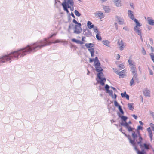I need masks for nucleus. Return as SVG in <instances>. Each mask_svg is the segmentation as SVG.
<instances>
[{
	"mask_svg": "<svg viewBox=\"0 0 154 154\" xmlns=\"http://www.w3.org/2000/svg\"><path fill=\"white\" fill-rule=\"evenodd\" d=\"M65 41H61L57 39L54 42H51L48 41L46 38L39 40L35 42L27 45L25 47L21 48L23 56L31 52H35L38 50L47 45H49L52 43L65 42Z\"/></svg>",
	"mask_w": 154,
	"mask_h": 154,
	"instance_id": "nucleus-1",
	"label": "nucleus"
},
{
	"mask_svg": "<svg viewBox=\"0 0 154 154\" xmlns=\"http://www.w3.org/2000/svg\"><path fill=\"white\" fill-rule=\"evenodd\" d=\"M23 57L21 49L16 51L11 52L7 55H5L0 58V63H4L9 61L11 62L12 59L17 60L20 58ZM1 65L0 64V66Z\"/></svg>",
	"mask_w": 154,
	"mask_h": 154,
	"instance_id": "nucleus-2",
	"label": "nucleus"
},
{
	"mask_svg": "<svg viewBox=\"0 0 154 154\" xmlns=\"http://www.w3.org/2000/svg\"><path fill=\"white\" fill-rule=\"evenodd\" d=\"M123 133L125 137L128 138L129 140L130 143L133 146H135L137 143V144L140 145V147H143L141 143L143 139L140 132H138V134H136L135 132H133L132 133V137L133 138V140L131 139L130 135H127L124 132Z\"/></svg>",
	"mask_w": 154,
	"mask_h": 154,
	"instance_id": "nucleus-3",
	"label": "nucleus"
},
{
	"mask_svg": "<svg viewBox=\"0 0 154 154\" xmlns=\"http://www.w3.org/2000/svg\"><path fill=\"white\" fill-rule=\"evenodd\" d=\"M103 74L102 72L98 73L97 74V76L99 78L100 81H98V82L100 83L102 85H103L105 84V82L106 81V79L105 78H102L101 76H103Z\"/></svg>",
	"mask_w": 154,
	"mask_h": 154,
	"instance_id": "nucleus-4",
	"label": "nucleus"
},
{
	"mask_svg": "<svg viewBox=\"0 0 154 154\" xmlns=\"http://www.w3.org/2000/svg\"><path fill=\"white\" fill-rule=\"evenodd\" d=\"M120 125L121 126L125 127L129 132L131 131L132 132H134L133 131L134 128H132L131 126H130L129 125H128L127 123H124L123 122L120 123Z\"/></svg>",
	"mask_w": 154,
	"mask_h": 154,
	"instance_id": "nucleus-5",
	"label": "nucleus"
},
{
	"mask_svg": "<svg viewBox=\"0 0 154 154\" xmlns=\"http://www.w3.org/2000/svg\"><path fill=\"white\" fill-rule=\"evenodd\" d=\"M117 44L119 46V49L121 51L123 50L126 46L125 43L122 40L120 41L119 40L118 41Z\"/></svg>",
	"mask_w": 154,
	"mask_h": 154,
	"instance_id": "nucleus-6",
	"label": "nucleus"
},
{
	"mask_svg": "<svg viewBox=\"0 0 154 154\" xmlns=\"http://www.w3.org/2000/svg\"><path fill=\"white\" fill-rule=\"evenodd\" d=\"M81 26H79L78 25H75L74 31V33L77 34H79L81 33L82 31V29L81 27Z\"/></svg>",
	"mask_w": 154,
	"mask_h": 154,
	"instance_id": "nucleus-7",
	"label": "nucleus"
},
{
	"mask_svg": "<svg viewBox=\"0 0 154 154\" xmlns=\"http://www.w3.org/2000/svg\"><path fill=\"white\" fill-rule=\"evenodd\" d=\"M116 20L117 21L120 25H123L125 24L124 21V19L122 17H119L118 16H116L115 17Z\"/></svg>",
	"mask_w": 154,
	"mask_h": 154,
	"instance_id": "nucleus-8",
	"label": "nucleus"
},
{
	"mask_svg": "<svg viewBox=\"0 0 154 154\" xmlns=\"http://www.w3.org/2000/svg\"><path fill=\"white\" fill-rule=\"evenodd\" d=\"M85 38V37L83 36L82 39V41L78 40H76L74 38L72 39L71 40L72 41L75 43H76L77 44H82L84 43L82 42L85 41V40H84V39Z\"/></svg>",
	"mask_w": 154,
	"mask_h": 154,
	"instance_id": "nucleus-9",
	"label": "nucleus"
},
{
	"mask_svg": "<svg viewBox=\"0 0 154 154\" xmlns=\"http://www.w3.org/2000/svg\"><path fill=\"white\" fill-rule=\"evenodd\" d=\"M83 34L87 37L91 36L92 35V33L88 29H84L83 30Z\"/></svg>",
	"mask_w": 154,
	"mask_h": 154,
	"instance_id": "nucleus-10",
	"label": "nucleus"
},
{
	"mask_svg": "<svg viewBox=\"0 0 154 154\" xmlns=\"http://www.w3.org/2000/svg\"><path fill=\"white\" fill-rule=\"evenodd\" d=\"M126 70L125 69H124L122 71H121L120 72H118L117 71L115 72L117 74L119 75L120 76L123 78L124 76H125V72Z\"/></svg>",
	"mask_w": 154,
	"mask_h": 154,
	"instance_id": "nucleus-11",
	"label": "nucleus"
},
{
	"mask_svg": "<svg viewBox=\"0 0 154 154\" xmlns=\"http://www.w3.org/2000/svg\"><path fill=\"white\" fill-rule=\"evenodd\" d=\"M128 15L130 18L132 20H134L135 19L134 17L133 13L132 11L130 10L128 11Z\"/></svg>",
	"mask_w": 154,
	"mask_h": 154,
	"instance_id": "nucleus-12",
	"label": "nucleus"
},
{
	"mask_svg": "<svg viewBox=\"0 0 154 154\" xmlns=\"http://www.w3.org/2000/svg\"><path fill=\"white\" fill-rule=\"evenodd\" d=\"M147 20L148 23L149 24L152 26L154 25V20L151 17H148Z\"/></svg>",
	"mask_w": 154,
	"mask_h": 154,
	"instance_id": "nucleus-13",
	"label": "nucleus"
},
{
	"mask_svg": "<svg viewBox=\"0 0 154 154\" xmlns=\"http://www.w3.org/2000/svg\"><path fill=\"white\" fill-rule=\"evenodd\" d=\"M141 144L143 145V147H141L142 148L144 147V149L146 150L149 149V148H152V147L150 143L147 144L146 143H144L143 144V145L142 144Z\"/></svg>",
	"mask_w": 154,
	"mask_h": 154,
	"instance_id": "nucleus-14",
	"label": "nucleus"
},
{
	"mask_svg": "<svg viewBox=\"0 0 154 154\" xmlns=\"http://www.w3.org/2000/svg\"><path fill=\"white\" fill-rule=\"evenodd\" d=\"M119 117L121 118L122 120V121L121 123L123 122L124 123H127L126 121L128 118L127 116L119 115Z\"/></svg>",
	"mask_w": 154,
	"mask_h": 154,
	"instance_id": "nucleus-15",
	"label": "nucleus"
},
{
	"mask_svg": "<svg viewBox=\"0 0 154 154\" xmlns=\"http://www.w3.org/2000/svg\"><path fill=\"white\" fill-rule=\"evenodd\" d=\"M121 97L123 98H126L127 100H128L129 98V96L128 95L126 91H125L124 93H122L121 94Z\"/></svg>",
	"mask_w": 154,
	"mask_h": 154,
	"instance_id": "nucleus-16",
	"label": "nucleus"
},
{
	"mask_svg": "<svg viewBox=\"0 0 154 154\" xmlns=\"http://www.w3.org/2000/svg\"><path fill=\"white\" fill-rule=\"evenodd\" d=\"M94 66H98L99 65H100V63L97 57H95V59H94Z\"/></svg>",
	"mask_w": 154,
	"mask_h": 154,
	"instance_id": "nucleus-17",
	"label": "nucleus"
},
{
	"mask_svg": "<svg viewBox=\"0 0 154 154\" xmlns=\"http://www.w3.org/2000/svg\"><path fill=\"white\" fill-rule=\"evenodd\" d=\"M135 22L136 24V26H135L134 28H138V27L141 26V25L140 23L138 22L137 20L136 19H134L133 20Z\"/></svg>",
	"mask_w": 154,
	"mask_h": 154,
	"instance_id": "nucleus-18",
	"label": "nucleus"
},
{
	"mask_svg": "<svg viewBox=\"0 0 154 154\" xmlns=\"http://www.w3.org/2000/svg\"><path fill=\"white\" fill-rule=\"evenodd\" d=\"M143 93L144 95L147 97H150V91L149 90H145L143 91Z\"/></svg>",
	"mask_w": 154,
	"mask_h": 154,
	"instance_id": "nucleus-19",
	"label": "nucleus"
},
{
	"mask_svg": "<svg viewBox=\"0 0 154 154\" xmlns=\"http://www.w3.org/2000/svg\"><path fill=\"white\" fill-rule=\"evenodd\" d=\"M95 68H96V71L98 73L100 72H102L103 71V69L100 66V65H99L98 66H95Z\"/></svg>",
	"mask_w": 154,
	"mask_h": 154,
	"instance_id": "nucleus-20",
	"label": "nucleus"
},
{
	"mask_svg": "<svg viewBox=\"0 0 154 154\" xmlns=\"http://www.w3.org/2000/svg\"><path fill=\"white\" fill-rule=\"evenodd\" d=\"M102 43L108 47H110V42L107 40H103L102 41Z\"/></svg>",
	"mask_w": 154,
	"mask_h": 154,
	"instance_id": "nucleus-21",
	"label": "nucleus"
},
{
	"mask_svg": "<svg viewBox=\"0 0 154 154\" xmlns=\"http://www.w3.org/2000/svg\"><path fill=\"white\" fill-rule=\"evenodd\" d=\"M113 2L115 3L117 7H119L121 5L120 1L119 0H112Z\"/></svg>",
	"mask_w": 154,
	"mask_h": 154,
	"instance_id": "nucleus-22",
	"label": "nucleus"
},
{
	"mask_svg": "<svg viewBox=\"0 0 154 154\" xmlns=\"http://www.w3.org/2000/svg\"><path fill=\"white\" fill-rule=\"evenodd\" d=\"M95 15H97L98 17L100 19H102L104 17V15L103 13L101 12H99L96 13Z\"/></svg>",
	"mask_w": 154,
	"mask_h": 154,
	"instance_id": "nucleus-23",
	"label": "nucleus"
},
{
	"mask_svg": "<svg viewBox=\"0 0 154 154\" xmlns=\"http://www.w3.org/2000/svg\"><path fill=\"white\" fill-rule=\"evenodd\" d=\"M103 9L106 13H109L110 12V9L108 6H104Z\"/></svg>",
	"mask_w": 154,
	"mask_h": 154,
	"instance_id": "nucleus-24",
	"label": "nucleus"
},
{
	"mask_svg": "<svg viewBox=\"0 0 154 154\" xmlns=\"http://www.w3.org/2000/svg\"><path fill=\"white\" fill-rule=\"evenodd\" d=\"M87 26L90 29H91L94 28V26L93 24H92V23L90 21H88L87 22Z\"/></svg>",
	"mask_w": 154,
	"mask_h": 154,
	"instance_id": "nucleus-25",
	"label": "nucleus"
},
{
	"mask_svg": "<svg viewBox=\"0 0 154 154\" xmlns=\"http://www.w3.org/2000/svg\"><path fill=\"white\" fill-rule=\"evenodd\" d=\"M134 31L136 32L139 35H141V29L139 28H134Z\"/></svg>",
	"mask_w": 154,
	"mask_h": 154,
	"instance_id": "nucleus-26",
	"label": "nucleus"
},
{
	"mask_svg": "<svg viewBox=\"0 0 154 154\" xmlns=\"http://www.w3.org/2000/svg\"><path fill=\"white\" fill-rule=\"evenodd\" d=\"M66 0H65L64 2L62 4V6L66 7L67 9L68 8H71V7L69 6V4L66 3Z\"/></svg>",
	"mask_w": 154,
	"mask_h": 154,
	"instance_id": "nucleus-27",
	"label": "nucleus"
},
{
	"mask_svg": "<svg viewBox=\"0 0 154 154\" xmlns=\"http://www.w3.org/2000/svg\"><path fill=\"white\" fill-rule=\"evenodd\" d=\"M94 45L93 43H86L85 44V46L87 48L93 47L94 46Z\"/></svg>",
	"mask_w": 154,
	"mask_h": 154,
	"instance_id": "nucleus-28",
	"label": "nucleus"
},
{
	"mask_svg": "<svg viewBox=\"0 0 154 154\" xmlns=\"http://www.w3.org/2000/svg\"><path fill=\"white\" fill-rule=\"evenodd\" d=\"M133 103H129L128 104V107L129 108V109L130 110H133L134 109V107L133 106Z\"/></svg>",
	"mask_w": 154,
	"mask_h": 154,
	"instance_id": "nucleus-29",
	"label": "nucleus"
},
{
	"mask_svg": "<svg viewBox=\"0 0 154 154\" xmlns=\"http://www.w3.org/2000/svg\"><path fill=\"white\" fill-rule=\"evenodd\" d=\"M88 50L91 54V56L93 57L94 56V48L88 49Z\"/></svg>",
	"mask_w": 154,
	"mask_h": 154,
	"instance_id": "nucleus-30",
	"label": "nucleus"
},
{
	"mask_svg": "<svg viewBox=\"0 0 154 154\" xmlns=\"http://www.w3.org/2000/svg\"><path fill=\"white\" fill-rule=\"evenodd\" d=\"M132 72L134 75L133 77L135 78L136 79H137V71H136V70L132 71Z\"/></svg>",
	"mask_w": 154,
	"mask_h": 154,
	"instance_id": "nucleus-31",
	"label": "nucleus"
},
{
	"mask_svg": "<svg viewBox=\"0 0 154 154\" xmlns=\"http://www.w3.org/2000/svg\"><path fill=\"white\" fill-rule=\"evenodd\" d=\"M66 3L70 4L72 6H73L74 4L73 0H67V2H66Z\"/></svg>",
	"mask_w": 154,
	"mask_h": 154,
	"instance_id": "nucleus-32",
	"label": "nucleus"
},
{
	"mask_svg": "<svg viewBox=\"0 0 154 154\" xmlns=\"http://www.w3.org/2000/svg\"><path fill=\"white\" fill-rule=\"evenodd\" d=\"M135 78L133 77L130 81V86H132V85H134L135 84L134 83V79Z\"/></svg>",
	"mask_w": 154,
	"mask_h": 154,
	"instance_id": "nucleus-33",
	"label": "nucleus"
},
{
	"mask_svg": "<svg viewBox=\"0 0 154 154\" xmlns=\"http://www.w3.org/2000/svg\"><path fill=\"white\" fill-rule=\"evenodd\" d=\"M149 56L150 58L154 63V54L153 53H150L149 54Z\"/></svg>",
	"mask_w": 154,
	"mask_h": 154,
	"instance_id": "nucleus-34",
	"label": "nucleus"
},
{
	"mask_svg": "<svg viewBox=\"0 0 154 154\" xmlns=\"http://www.w3.org/2000/svg\"><path fill=\"white\" fill-rule=\"evenodd\" d=\"M106 92L108 93L109 95L111 96L112 98H114L113 95V91L112 90H108Z\"/></svg>",
	"mask_w": 154,
	"mask_h": 154,
	"instance_id": "nucleus-35",
	"label": "nucleus"
},
{
	"mask_svg": "<svg viewBox=\"0 0 154 154\" xmlns=\"http://www.w3.org/2000/svg\"><path fill=\"white\" fill-rule=\"evenodd\" d=\"M74 13L75 14L78 16V17H79L81 16V14L78 11L76 10H75L74 11Z\"/></svg>",
	"mask_w": 154,
	"mask_h": 154,
	"instance_id": "nucleus-36",
	"label": "nucleus"
},
{
	"mask_svg": "<svg viewBox=\"0 0 154 154\" xmlns=\"http://www.w3.org/2000/svg\"><path fill=\"white\" fill-rule=\"evenodd\" d=\"M75 24H77L79 26H81V23L78 22L75 19H74L72 21Z\"/></svg>",
	"mask_w": 154,
	"mask_h": 154,
	"instance_id": "nucleus-37",
	"label": "nucleus"
},
{
	"mask_svg": "<svg viewBox=\"0 0 154 154\" xmlns=\"http://www.w3.org/2000/svg\"><path fill=\"white\" fill-rule=\"evenodd\" d=\"M118 109H119V111L120 112H121V113L123 115L124 114V112L123 111V110L122 109L121 106H119V107H118Z\"/></svg>",
	"mask_w": 154,
	"mask_h": 154,
	"instance_id": "nucleus-38",
	"label": "nucleus"
},
{
	"mask_svg": "<svg viewBox=\"0 0 154 154\" xmlns=\"http://www.w3.org/2000/svg\"><path fill=\"white\" fill-rule=\"evenodd\" d=\"M96 37L97 39L98 40H101L102 39L101 37L99 35L98 33H97L96 35Z\"/></svg>",
	"mask_w": 154,
	"mask_h": 154,
	"instance_id": "nucleus-39",
	"label": "nucleus"
},
{
	"mask_svg": "<svg viewBox=\"0 0 154 154\" xmlns=\"http://www.w3.org/2000/svg\"><path fill=\"white\" fill-rule=\"evenodd\" d=\"M145 151L144 149H142V150L141 151H138V154H145Z\"/></svg>",
	"mask_w": 154,
	"mask_h": 154,
	"instance_id": "nucleus-40",
	"label": "nucleus"
},
{
	"mask_svg": "<svg viewBox=\"0 0 154 154\" xmlns=\"http://www.w3.org/2000/svg\"><path fill=\"white\" fill-rule=\"evenodd\" d=\"M141 52L143 55H145L146 54V51L143 47H142Z\"/></svg>",
	"mask_w": 154,
	"mask_h": 154,
	"instance_id": "nucleus-41",
	"label": "nucleus"
},
{
	"mask_svg": "<svg viewBox=\"0 0 154 154\" xmlns=\"http://www.w3.org/2000/svg\"><path fill=\"white\" fill-rule=\"evenodd\" d=\"M93 28V30L94 31V32L96 33H97L98 32V30L97 29V28L96 26H94Z\"/></svg>",
	"mask_w": 154,
	"mask_h": 154,
	"instance_id": "nucleus-42",
	"label": "nucleus"
},
{
	"mask_svg": "<svg viewBox=\"0 0 154 154\" xmlns=\"http://www.w3.org/2000/svg\"><path fill=\"white\" fill-rule=\"evenodd\" d=\"M149 134V135L150 137L151 138V140L152 141V131H151L150 132H149L148 133Z\"/></svg>",
	"mask_w": 154,
	"mask_h": 154,
	"instance_id": "nucleus-43",
	"label": "nucleus"
},
{
	"mask_svg": "<svg viewBox=\"0 0 154 154\" xmlns=\"http://www.w3.org/2000/svg\"><path fill=\"white\" fill-rule=\"evenodd\" d=\"M114 103L115 106L116 107H119V106H121L120 105H119L117 102L116 101H115L114 102Z\"/></svg>",
	"mask_w": 154,
	"mask_h": 154,
	"instance_id": "nucleus-44",
	"label": "nucleus"
},
{
	"mask_svg": "<svg viewBox=\"0 0 154 154\" xmlns=\"http://www.w3.org/2000/svg\"><path fill=\"white\" fill-rule=\"evenodd\" d=\"M131 66V70L132 71H135L136 70V67L134 65H133Z\"/></svg>",
	"mask_w": 154,
	"mask_h": 154,
	"instance_id": "nucleus-45",
	"label": "nucleus"
},
{
	"mask_svg": "<svg viewBox=\"0 0 154 154\" xmlns=\"http://www.w3.org/2000/svg\"><path fill=\"white\" fill-rule=\"evenodd\" d=\"M105 89L106 91V92L108 91V90H109V86L107 84H106L105 87Z\"/></svg>",
	"mask_w": 154,
	"mask_h": 154,
	"instance_id": "nucleus-46",
	"label": "nucleus"
},
{
	"mask_svg": "<svg viewBox=\"0 0 154 154\" xmlns=\"http://www.w3.org/2000/svg\"><path fill=\"white\" fill-rule=\"evenodd\" d=\"M128 62L129 63V64L131 66L132 65H133V62L132 60H130V59L128 60Z\"/></svg>",
	"mask_w": 154,
	"mask_h": 154,
	"instance_id": "nucleus-47",
	"label": "nucleus"
},
{
	"mask_svg": "<svg viewBox=\"0 0 154 154\" xmlns=\"http://www.w3.org/2000/svg\"><path fill=\"white\" fill-rule=\"evenodd\" d=\"M148 69L149 71V74L150 75H153V72L149 68H148Z\"/></svg>",
	"mask_w": 154,
	"mask_h": 154,
	"instance_id": "nucleus-48",
	"label": "nucleus"
},
{
	"mask_svg": "<svg viewBox=\"0 0 154 154\" xmlns=\"http://www.w3.org/2000/svg\"><path fill=\"white\" fill-rule=\"evenodd\" d=\"M63 9L64 11H66L67 13H69V11L67 8L65 6H63Z\"/></svg>",
	"mask_w": 154,
	"mask_h": 154,
	"instance_id": "nucleus-49",
	"label": "nucleus"
},
{
	"mask_svg": "<svg viewBox=\"0 0 154 154\" xmlns=\"http://www.w3.org/2000/svg\"><path fill=\"white\" fill-rule=\"evenodd\" d=\"M142 126H137V131L139 130H142ZM137 132L138 133V132H139V131H137Z\"/></svg>",
	"mask_w": 154,
	"mask_h": 154,
	"instance_id": "nucleus-50",
	"label": "nucleus"
},
{
	"mask_svg": "<svg viewBox=\"0 0 154 154\" xmlns=\"http://www.w3.org/2000/svg\"><path fill=\"white\" fill-rule=\"evenodd\" d=\"M149 113L150 114L152 115V117L153 118V120L154 121V112L152 111H150Z\"/></svg>",
	"mask_w": 154,
	"mask_h": 154,
	"instance_id": "nucleus-51",
	"label": "nucleus"
},
{
	"mask_svg": "<svg viewBox=\"0 0 154 154\" xmlns=\"http://www.w3.org/2000/svg\"><path fill=\"white\" fill-rule=\"evenodd\" d=\"M119 67L120 69H122L124 68V66L122 64H120L119 65Z\"/></svg>",
	"mask_w": 154,
	"mask_h": 154,
	"instance_id": "nucleus-52",
	"label": "nucleus"
},
{
	"mask_svg": "<svg viewBox=\"0 0 154 154\" xmlns=\"http://www.w3.org/2000/svg\"><path fill=\"white\" fill-rule=\"evenodd\" d=\"M132 116L134 117L135 119H137V116H136L134 114L132 115Z\"/></svg>",
	"mask_w": 154,
	"mask_h": 154,
	"instance_id": "nucleus-53",
	"label": "nucleus"
},
{
	"mask_svg": "<svg viewBox=\"0 0 154 154\" xmlns=\"http://www.w3.org/2000/svg\"><path fill=\"white\" fill-rule=\"evenodd\" d=\"M149 41L151 42L150 44L151 45H152L153 44V40L152 38H150L149 39Z\"/></svg>",
	"mask_w": 154,
	"mask_h": 154,
	"instance_id": "nucleus-54",
	"label": "nucleus"
},
{
	"mask_svg": "<svg viewBox=\"0 0 154 154\" xmlns=\"http://www.w3.org/2000/svg\"><path fill=\"white\" fill-rule=\"evenodd\" d=\"M147 131L148 132H150L151 131H152L151 129V128L150 127H149L147 128Z\"/></svg>",
	"mask_w": 154,
	"mask_h": 154,
	"instance_id": "nucleus-55",
	"label": "nucleus"
},
{
	"mask_svg": "<svg viewBox=\"0 0 154 154\" xmlns=\"http://www.w3.org/2000/svg\"><path fill=\"white\" fill-rule=\"evenodd\" d=\"M130 6L133 9H134V5H133V3H131L130 4Z\"/></svg>",
	"mask_w": 154,
	"mask_h": 154,
	"instance_id": "nucleus-56",
	"label": "nucleus"
},
{
	"mask_svg": "<svg viewBox=\"0 0 154 154\" xmlns=\"http://www.w3.org/2000/svg\"><path fill=\"white\" fill-rule=\"evenodd\" d=\"M123 29L125 30L126 31H129L128 29L126 27H124L123 28Z\"/></svg>",
	"mask_w": 154,
	"mask_h": 154,
	"instance_id": "nucleus-57",
	"label": "nucleus"
},
{
	"mask_svg": "<svg viewBox=\"0 0 154 154\" xmlns=\"http://www.w3.org/2000/svg\"><path fill=\"white\" fill-rule=\"evenodd\" d=\"M150 48L152 52H153L154 51V48L152 46H151Z\"/></svg>",
	"mask_w": 154,
	"mask_h": 154,
	"instance_id": "nucleus-58",
	"label": "nucleus"
},
{
	"mask_svg": "<svg viewBox=\"0 0 154 154\" xmlns=\"http://www.w3.org/2000/svg\"><path fill=\"white\" fill-rule=\"evenodd\" d=\"M71 15L74 18V19H75V16L72 12H71Z\"/></svg>",
	"mask_w": 154,
	"mask_h": 154,
	"instance_id": "nucleus-59",
	"label": "nucleus"
},
{
	"mask_svg": "<svg viewBox=\"0 0 154 154\" xmlns=\"http://www.w3.org/2000/svg\"><path fill=\"white\" fill-rule=\"evenodd\" d=\"M117 60H119V58H120V56L119 54H117Z\"/></svg>",
	"mask_w": 154,
	"mask_h": 154,
	"instance_id": "nucleus-60",
	"label": "nucleus"
},
{
	"mask_svg": "<svg viewBox=\"0 0 154 154\" xmlns=\"http://www.w3.org/2000/svg\"><path fill=\"white\" fill-rule=\"evenodd\" d=\"M134 149L137 151V154H138V151L139 150L137 148V147L136 146L134 147Z\"/></svg>",
	"mask_w": 154,
	"mask_h": 154,
	"instance_id": "nucleus-61",
	"label": "nucleus"
},
{
	"mask_svg": "<svg viewBox=\"0 0 154 154\" xmlns=\"http://www.w3.org/2000/svg\"><path fill=\"white\" fill-rule=\"evenodd\" d=\"M93 61H94V59L90 58V62H93Z\"/></svg>",
	"mask_w": 154,
	"mask_h": 154,
	"instance_id": "nucleus-62",
	"label": "nucleus"
},
{
	"mask_svg": "<svg viewBox=\"0 0 154 154\" xmlns=\"http://www.w3.org/2000/svg\"><path fill=\"white\" fill-rule=\"evenodd\" d=\"M71 25H72V26H73V25L72 24H70L69 26V29H70L71 28Z\"/></svg>",
	"mask_w": 154,
	"mask_h": 154,
	"instance_id": "nucleus-63",
	"label": "nucleus"
},
{
	"mask_svg": "<svg viewBox=\"0 0 154 154\" xmlns=\"http://www.w3.org/2000/svg\"><path fill=\"white\" fill-rule=\"evenodd\" d=\"M150 126L151 127V128H152L154 126V124L152 123H150Z\"/></svg>",
	"mask_w": 154,
	"mask_h": 154,
	"instance_id": "nucleus-64",
	"label": "nucleus"
}]
</instances>
